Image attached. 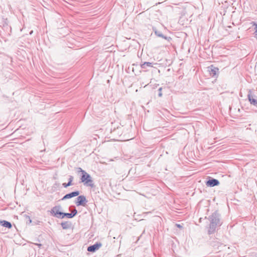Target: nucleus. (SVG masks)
I'll use <instances>...</instances> for the list:
<instances>
[{
	"instance_id": "6",
	"label": "nucleus",
	"mask_w": 257,
	"mask_h": 257,
	"mask_svg": "<svg viewBox=\"0 0 257 257\" xmlns=\"http://www.w3.org/2000/svg\"><path fill=\"white\" fill-rule=\"evenodd\" d=\"M153 31L154 32L155 34L159 37L162 38L163 39L166 40L167 42L170 43L172 40V38L170 37L166 36L162 34V33L156 29L155 27L153 28Z\"/></svg>"
},
{
	"instance_id": "17",
	"label": "nucleus",
	"mask_w": 257,
	"mask_h": 257,
	"mask_svg": "<svg viewBox=\"0 0 257 257\" xmlns=\"http://www.w3.org/2000/svg\"><path fill=\"white\" fill-rule=\"evenodd\" d=\"M76 204L77 206L80 205V196L77 197V200L76 201Z\"/></svg>"
},
{
	"instance_id": "9",
	"label": "nucleus",
	"mask_w": 257,
	"mask_h": 257,
	"mask_svg": "<svg viewBox=\"0 0 257 257\" xmlns=\"http://www.w3.org/2000/svg\"><path fill=\"white\" fill-rule=\"evenodd\" d=\"M102 246V243L100 242H97L95 244L90 245L87 247V251L91 252H94L97 250Z\"/></svg>"
},
{
	"instance_id": "23",
	"label": "nucleus",
	"mask_w": 257,
	"mask_h": 257,
	"mask_svg": "<svg viewBox=\"0 0 257 257\" xmlns=\"http://www.w3.org/2000/svg\"><path fill=\"white\" fill-rule=\"evenodd\" d=\"M27 217L29 218V223H31V221H32V220H31V219H30V217L29 216H28Z\"/></svg>"
},
{
	"instance_id": "7",
	"label": "nucleus",
	"mask_w": 257,
	"mask_h": 257,
	"mask_svg": "<svg viewBox=\"0 0 257 257\" xmlns=\"http://www.w3.org/2000/svg\"><path fill=\"white\" fill-rule=\"evenodd\" d=\"M60 208L59 206L54 207L50 211L51 214L57 218H61L63 212L60 211Z\"/></svg>"
},
{
	"instance_id": "21",
	"label": "nucleus",
	"mask_w": 257,
	"mask_h": 257,
	"mask_svg": "<svg viewBox=\"0 0 257 257\" xmlns=\"http://www.w3.org/2000/svg\"><path fill=\"white\" fill-rule=\"evenodd\" d=\"M176 226L179 228H182L183 227V226L181 224H176Z\"/></svg>"
},
{
	"instance_id": "10",
	"label": "nucleus",
	"mask_w": 257,
	"mask_h": 257,
	"mask_svg": "<svg viewBox=\"0 0 257 257\" xmlns=\"http://www.w3.org/2000/svg\"><path fill=\"white\" fill-rule=\"evenodd\" d=\"M80 192L78 191H76L74 192H72L71 193H69L68 194H66L63 196V197L62 198V200H64L67 199H70L76 196H77L79 195Z\"/></svg>"
},
{
	"instance_id": "11",
	"label": "nucleus",
	"mask_w": 257,
	"mask_h": 257,
	"mask_svg": "<svg viewBox=\"0 0 257 257\" xmlns=\"http://www.w3.org/2000/svg\"><path fill=\"white\" fill-rule=\"evenodd\" d=\"M140 66L142 69H146V71H147V69H148V68L153 67V64L152 63L149 62H145L143 63H141L140 64Z\"/></svg>"
},
{
	"instance_id": "4",
	"label": "nucleus",
	"mask_w": 257,
	"mask_h": 257,
	"mask_svg": "<svg viewBox=\"0 0 257 257\" xmlns=\"http://www.w3.org/2000/svg\"><path fill=\"white\" fill-rule=\"evenodd\" d=\"M73 208V210L72 211L71 213H63L61 218H64V217H67L68 218H71L73 217L77 213V210L75 209V206H71L69 207L70 210H71V209Z\"/></svg>"
},
{
	"instance_id": "19",
	"label": "nucleus",
	"mask_w": 257,
	"mask_h": 257,
	"mask_svg": "<svg viewBox=\"0 0 257 257\" xmlns=\"http://www.w3.org/2000/svg\"><path fill=\"white\" fill-rule=\"evenodd\" d=\"M85 7H86L85 5H84V6L81 5V11H86Z\"/></svg>"
},
{
	"instance_id": "12",
	"label": "nucleus",
	"mask_w": 257,
	"mask_h": 257,
	"mask_svg": "<svg viewBox=\"0 0 257 257\" xmlns=\"http://www.w3.org/2000/svg\"><path fill=\"white\" fill-rule=\"evenodd\" d=\"M0 224L9 229L11 228L12 227L11 223L6 220H0Z\"/></svg>"
},
{
	"instance_id": "16",
	"label": "nucleus",
	"mask_w": 257,
	"mask_h": 257,
	"mask_svg": "<svg viewBox=\"0 0 257 257\" xmlns=\"http://www.w3.org/2000/svg\"><path fill=\"white\" fill-rule=\"evenodd\" d=\"M73 177L72 176H70L69 178V181L67 183V185H68V186H70L72 185V182L73 181Z\"/></svg>"
},
{
	"instance_id": "14",
	"label": "nucleus",
	"mask_w": 257,
	"mask_h": 257,
	"mask_svg": "<svg viewBox=\"0 0 257 257\" xmlns=\"http://www.w3.org/2000/svg\"><path fill=\"white\" fill-rule=\"evenodd\" d=\"M87 202V200L86 197L83 195H81V206H85Z\"/></svg>"
},
{
	"instance_id": "18",
	"label": "nucleus",
	"mask_w": 257,
	"mask_h": 257,
	"mask_svg": "<svg viewBox=\"0 0 257 257\" xmlns=\"http://www.w3.org/2000/svg\"><path fill=\"white\" fill-rule=\"evenodd\" d=\"M162 87H160L158 90V95L159 97H160L162 96Z\"/></svg>"
},
{
	"instance_id": "1",
	"label": "nucleus",
	"mask_w": 257,
	"mask_h": 257,
	"mask_svg": "<svg viewBox=\"0 0 257 257\" xmlns=\"http://www.w3.org/2000/svg\"><path fill=\"white\" fill-rule=\"evenodd\" d=\"M208 220L210 221L209 227L208 230V234H213L217 226L221 225L220 221V214L218 210H216L211 215L208 217Z\"/></svg>"
},
{
	"instance_id": "22",
	"label": "nucleus",
	"mask_w": 257,
	"mask_h": 257,
	"mask_svg": "<svg viewBox=\"0 0 257 257\" xmlns=\"http://www.w3.org/2000/svg\"><path fill=\"white\" fill-rule=\"evenodd\" d=\"M36 244V245H38L39 247H40V246H42V244H41L36 243V244Z\"/></svg>"
},
{
	"instance_id": "13",
	"label": "nucleus",
	"mask_w": 257,
	"mask_h": 257,
	"mask_svg": "<svg viewBox=\"0 0 257 257\" xmlns=\"http://www.w3.org/2000/svg\"><path fill=\"white\" fill-rule=\"evenodd\" d=\"M61 226L64 229L70 228L71 227V223L69 221L63 222L61 223Z\"/></svg>"
},
{
	"instance_id": "24",
	"label": "nucleus",
	"mask_w": 257,
	"mask_h": 257,
	"mask_svg": "<svg viewBox=\"0 0 257 257\" xmlns=\"http://www.w3.org/2000/svg\"><path fill=\"white\" fill-rule=\"evenodd\" d=\"M78 172H80V168H78Z\"/></svg>"
},
{
	"instance_id": "2",
	"label": "nucleus",
	"mask_w": 257,
	"mask_h": 257,
	"mask_svg": "<svg viewBox=\"0 0 257 257\" xmlns=\"http://www.w3.org/2000/svg\"><path fill=\"white\" fill-rule=\"evenodd\" d=\"M81 183L86 187L91 188L95 187L94 181L91 176L81 169Z\"/></svg>"
},
{
	"instance_id": "20",
	"label": "nucleus",
	"mask_w": 257,
	"mask_h": 257,
	"mask_svg": "<svg viewBox=\"0 0 257 257\" xmlns=\"http://www.w3.org/2000/svg\"><path fill=\"white\" fill-rule=\"evenodd\" d=\"M62 186L64 187V188H67L68 187V185H67V183H64L62 184Z\"/></svg>"
},
{
	"instance_id": "5",
	"label": "nucleus",
	"mask_w": 257,
	"mask_h": 257,
	"mask_svg": "<svg viewBox=\"0 0 257 257\" xmlns=\"http://www.w3.org/2000/svg\"><path fill=\"white\" fill-rule=\"evenodd\" d=\"M208 71L209 72L210 75L212 77H217L219 73V69L211 65L208 67Z\"/></svg>"
},
{
	"instance_id": "15",
	"label": "nucleus",
	"mask_w": 257,
	"mask_h": 257,
	"mask_svg": "<svg viewBox=\"0 0 257 257\" xmlns=\"http://www.w3.org/2000/svg\"><path fill=\"white\" fill-rule=\"evenodd\" d=\"M251 24H252L253 26H255V27H254L255 31L254 32V37L256 38V39L257 40V23H255V22H252Z\"/></svg>"
},
{
	"instance_id": "8",
	"label": "nucleus",
	"mask_w": 257,
	"mask_h": 257,
	"mask_svg": "<svg viewBox=\"0 0 257 257\" xmlns=\"http://www.w3.org/2000/svg\"><path fill=\"white\" fill-rule=\"evenodd\" d=\"M219 181L216 179L209 178V180L206 182V185L208 187H214L219 185Z\"/></svg>"
},
{
	"instance_id": "3",
	"label": "nucleus",
	"mask_w": 257,
	"mask_h": 257,
	"mask_svg": "<svg viewBox=\"0 0 257 257\" xmlns=\"http://www.w3.org/2000/svg\"><path fill=\"white\" fill-rule=\"evenodd\" d=\"M247 98L249 102L251 105L257 107V96L251 93V90H249L247 94Z\"/></svg>"
}]
</instances>
